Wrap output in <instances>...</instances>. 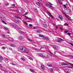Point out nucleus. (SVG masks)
I'll return each mask as SVG.
<instances>
[{
  "label": "nucleus",
  "mask_w": 73,
  "mask_h": 73,
  "mask_svg": "<svg viewBox=\"0 0 73 73\" xmlns=\"http://www.w3.org/2000/svg\"><path fill=\"white\" fill-rule=\"evenodd\" d=\"M47 12L48 13L49 15H50V16L52 18L53 17V15H52V14H51V13H49L48 11H47Z\"/></svg>",
  "instance_id": "22"
},
{
  "label": "nucleus",
  "mask_w": 73,
  "mask_h": 73,
  "mask_svg": "<svg viewBox=\"0 0 73 73\" xmlns=\"http://www.w3.org/2000/svg\"><path fill=\"white\" fill-rule=\"evenodd\" d=\"M38 36H39V37H42V38H43L44 37V36L43 35H42L40 34H39Z\"/></svg>",
  "instance_id": "12"
},
{
  "label": "nucleus",
  "mask_w": 73,
  "mask_h": 73,
  "mask_svg": "<svg viewBox=\"0 0 73 73\" xmlns=\"http://www.w3.org/2000/svg\"><path fill=\"white\" fill-rule=\"evenodd\" d=\"M68 32H69V31H64V33H67Z\"/></svg>",
  "instance_id": "35"
},
{
  "label": "nucleus",
  "mask_w": 73,
  "mask_h": 73,
  "mask_svg": "<svg viewBox=\"0 0 73 73\" xmlns=\"http://www.w3.org/2000/svg\"><path fill=\"white\" fill-rule=\"evenodd\" d=\"M59 18L60 19V20H62L63 19V18L61 16V15H59Z\"/></svg>",
  "instance_id": "16"
},
{
  "label": "nucleus",
  "mask_w": 73,
  "mask_h": 73,
  "mask_svg": "<svg viewBox=\"0 0 73 73\" xmlns=\"http://www.w3.org/2000/svg\"><path fill=\"white\" fill-rule=\"evenodd\" d=\"M12 6H13V7H15V4H13V5H12Z\"/></svg>",
  "instance_id": "52"
},
{
  "label": "nucleus",
  "mask_w": 73,
  "mask_h": 73,
  "mask_svg": "<svg viewBox=\"0 0 73 73\" xmlns=\"http://www.w3.org/2000/svg\"><path fill=\"white\" fill-rule=\"evenodd\" d=\"M15 17L16 18H17V19H20V18L19 17H17V16H15Z\"/></svg>",
  "instance_id": "33"
},
{
  "label": "nucleus",
  "mask_w": 73,
  "mask_h": 73,
  "mask_svg": "<svg viewBox=\"0 0 73 73\" xmlns=\"http://www.w3.org/2000/svg\"><path fill=\"white\" fill-rule=\"evenodd\" d=\"M5 5H9V3H6L5 4Z\"/></svg>",
  "instance_id": "36"
},
{
  "label": "nucleus",
  "mask_w": 73,
  "mask_h": 73,
  "mask_svg": "<svg viewBox=\"0 0 73 73\" xmlns=\"http://www.w3.org/2000/svg\"><path fill=\"white\" fill-rule=\"evenodd\" d=\"M21 60H22L23 61H24L25 60V59L24 58L21 57Z\"/></svg>",
  "instance_id": "23"
},
{
  "label": "nucleus",
  "mask_w": 73,
  "mask_h": 73,
  "mask_svg": "<svg viewBox=\"0 0 73 73\" xmlns=\"http://www.w3.org/2000/svg\"><path fill=\"white\" fill-rule=\"evenodd\" d=\"M2 21L3 23L4 24H7L5 22V21H3V20H2Z\"/></svg>",
  "instance_id": "30"
},
{
  "label": "nucleus",
  "mask_w": 73,
  "mask_h": 73,
  "mask_svg": "<svg viewBox=\"0 0 73 73\" xmlns=\"http://www.w3.org/2000/svg\"><path fill=\"white\" fill-rule=\"evenodd\" d=\"M65 72H70V70L68 69H66Z\"/></svg>",
  "instance_id": "8"
},
{
  "label": "nucleus",
  "mask_w": 73,
  "mask_h": 73,
  "mask_svg": "<svg viewBox=\"0 0 73 73\" xmlns=\"http://www.w3.org/2000/svg\"><path fill=\"white\" fill-rule=\"evenodd\" d=\"M28 40H29V41H31V42H33V40H32L31 39H30L29 38H28Z\"/></svg>",
  "instance_id": "29"
},
{
  "label": "nucleus",
  "mask_w": 73,
  "mask_h": 73,
  "mask_svg": "<svg viewBox=\"0 0 73 73\" xmlns=\"http://www.w3.org/2000/svg\"><path fill=\"white\" fill-rule=\"evenodd\" d=\"M28 14V12H27L25 13V15H27Z\"/></svg>",
  "instance_id": "40"
},
{
  "label": "nucleus",
  "mask_w": 73,
  "mask_h": 73,
  "mask_svg": "<svg viewBox=\"0 0 73 73\" xmlns=\"http://www.w3.org/2000/svg\"><path fill=\"white\" fill-rule=\"evenodd\" d=\"M38 54L41 57H44V56L43 55V54H42V53H39Z\"/></svg>",
  "instance_id": "13"
},
{
  "label": "nucleus",
  "mask_w": 73,
  "mask_h": 73,
  "mask_svg": "<svg viewBox=\"0 0 73 73\" xmlns=\"http://www.w3.org/2000/svg\"><path fill=\"white\" fill-rule=\"evenodd\" d=\"M35 11H36L37 10L36 9H35Z\"/></svg>",
  "instance_id": "62"
},
{
  "label": "nucleus",
  "mask_w": 73,
  "mask_h": 73,
  "mask_svg": "<svg viewBox=\"0 0 73 73\" xmlns=\"http://www.w3.org/2000/svg\"><path fill=\"white\" fill-rule=\"evenodd\" d=\"M19 39L20 41H24V38L22 36H20L19 37Z\"/></svg>",
  "instance_id": "5"
},
{
  "label": "nucleus",
  "mask_w": 73,
  "mask_h": 73,
  "mask_svg": "<svg viewBox=\"0 0 73 73\" xmlns=\"http://www.w3.org/2000/svg\"><path fill=\"white\" fill-rule=\"evenodd\" d=\"M0 59L1 60H4V58H3V57L0 56Z\"/></svg>",
  "instance_id": "26"
},
{
  "label": "nucleus",
  "mask_w": 73,
  "mask_h": 73,
  "mask_svg": "<svg viewBox=\"0 0 73 73\" xmlns=\"http://www.w3.org/2000/svg\"><path fill=\"white\" fill-rule=\"evenodd\" d=\"M0 62H1V60H0Z\"/></svg>",
  "instance_id": "63"
},
{
  "label": "nucleus",
  "mask_w": 73,
  "mask_h": 73,
  "mask_svg": "<svg viewBox=\"0 0 73 73\" xmlns=\"http://www.w3.org/2000/svg\"><path fill=\"white\" fill-rule=\"evenodd\" d=\"M19 32L20 34H22V35H24V33L21 30L19 31Z\"/></svg>",
  "instance_id": "11"
},
{
  "label": "nucleus",
  "mask_w": 73,
  "mask_h": 73,
  "mask_svg": "<svg viewBox=\"0 0 73 73\" xmlns=\"http://www.w3.org/2000/svg\"><path fill=\"white\" fill-rule=\"evenodd\" d=\"M64 25L65 26H66V25L68 26V25H69L66 23L64 24Z\"/></svg>",
  "instance_id": "32"
},
{
  "label": "nucleus",
  "mask_w": 73,
  "mask_h": 73,
  "mask_svg": "<svg viewBox=\"0 0 73 73\" xmlns=\"http://www.w3.org/2000/svg\"><path fill=\"white\" fill-rule=\"evenodd\" d=\"M36 4L38 5V6H39V7H40L41 6V5H40V3H39V2H37L36 3Z\"/></svg>",
  "instance_id": "24"
},
{
  "label": "nucleus",
  "mask_w": 73,
  "mask_h": 73,
  "mask_svg": "<svg viewBox=\"0 0 73 73\" xmlns=\"http://www.w3.org/2000/svg\"><path fill=\"white\" fill-rule=\"evenodd\" d=\"M18 50H19L22 53H29V50L24 47H20L18 48Z\"/></svg>",
  "instance_id": "1"
},
{
  "label": "nucleus",
  "mask_w": 73,
  "mask_h": 73,
  "mask_svg": "<svg viewBox=\"0 0 73 73\" xmlns=\"http://www.w3.org/2000/svg\"><path fill=\"white\" fill-rule=\"evenodd\" d=\"M37 33H41L42 31L41 30H38L36 31Z\"/></svg>",
  "instance_id": "10"
},
{
  "label": "nucleus",
  "mask_w": 73,
  "mask_h": 73,
  "mask_svg": "<svg viewBox=\"0 0 73 73\" xmlns=\"http://www.w3.org/2000/svg\"><path fill=\"white\" fill-rule=\"evenodd\" d=\"M62 52H64V51H62Z\"/></svg>",
  "instance_id": "64"
},
{
  "label": "nucleus",
  "mask_w": 73,
  "mask_h": 73,
  "mask_svg": "<svg viewBox=\"0 0 73 73\" xmlns=\"http://www.w3.org/2000/svg\"><path fill=\"white\" fill-rule=\"evenodd\" d=\"M43 27H44L45 28H46L48 27V25L46 24V23L45 22H43Z\"/></svg>",
  "instance_id": "4"
},
{
  "label": "nucleus",
  "mask_w": 73,
  "mask_h": 73,
  "mask_svg": "<svg viewBox=\"0 0 73 73\" xmlns=\"http://www.w3.org/2000/svg\"><path fill=\"white\" fill-rule=\"evenodd\" d=\"M49 7H50V8H51V9H53V7L52 6L50 5L49 6Z\"/></svg>",
  "instance_id": "27"
},
{
  "label": "nucleus",
  "mask_w": 73,
  "mask_h": 73,
  "mask_svg": "<svg viewBox=\"0 0 73 73\" xmlns=\"http://www.w3.org/2000/svg\"><path fill=\"white\" fill-rule=\"evenodd\" d=\"M46 7H49V5L48 4H46Z\"/></svg>",
  "instance_id": "37"
},
{
  "label": "nucleus",
  "mask_w": 73,
  "mask_h": 73,
  "mask_svg": "<svg viewBox=\"0 0 73 73\" xmlns=\"http://www.w3.org/2000/svg\"><path fill=\"white\" fill-rule=\"evenodd\" d=\"M2 49H6V47L3 46L2 47Z\"/></svg>",
  "instance_id": "28"
},
{
  "label": "nucleus",
  "mask_w": 73,
  "mask_h": 73,
  "mask_svg": "<svg viewBox=\"0 0 73 73\" xmlns=\"http://www.w3.org/2000/svg\"><path fill=\"white\" fill-rule=\"evenodd\" d=\"M10 46H12V47H16V46L13 44H11Z\"/></svg>",
  "instance_id": "17"
},
{
  "label": "nucleus",
  "mask_w": 73,
  "mask_h": 73,
  "mask_svg": "<svg viewBox=\"0 0 73 73\" xmlns=\"http://www.w3.org/2000/svg\"><path fill=\"white\" fill-rule=\"evenodd\" d=\"M9 50H11V51H13V50L11 47L9 48Z\"/></svg>",
  "instance_id": "31"
},
{
  "label": "nucleus",
  "mask_w": 73,
  "mask_h": 73,
  "mask_svg": "<svg viewBox=\"0 0 73 73\" xmlns=\"http://www.w3.org/2000/svg\"><path fill=\"white\" fill-rule=\"evenodd\" d=\"M26 19H28V20H32L31 18H29L27 17H26Z\"/></svg>",
  "instance_id": "19"
},
{
  "label": "nucleus",
  "mask_w": 73,
  "mask_h": 73,
  "mask_svg": "<svg viewBox=\"0 0 73 73\" xmlns=\"http://www.w3.org/2000/svg\"><path fill=\"white\" fill-rule=\"evenodd\" d=\"M62 12L63 13V15H65V17H66L67 19H68V20H70V17L69 15H66V13H65V12H64V11H62Z\"/></svg>",
  "instance_id": "2"
},
{
  "label": "nucleus",
  "mask_w": 73,
  "mask_h": 73,
  "mask_svg": "<svg viewBox=\"0 0 73 73\" xmlns=\"http://www.w3.org/2000/svg\"><path fill=\"white\" fill-rule=\"evenodd\" d=\"M64 7L65 8H66V5H63Z\"/></svg>",
  "instance_id": "46"
},
{
  "label": "nucleus",
  "mask_w": 73,
  "mask_h": 73,
  "mask_svg": "<svg viewBox=\"0 0 73 73\" xmlns=\"http://www.w3.org/2000/svg\"><path fill=\"white\" fill-rule=\"evenodd\" d=\"M29 27H32V26H33V25H32L31 24H29Z\"/></svg>",
  "instance_id": "44"
},
{
  "label": "nucleus",
  "mask_w": 73,
  "mask_h": 73,
  "mask_svg": "<svg viewBox=\"0 0 73 73\" xmlns=\"http://www.w3.org/2000/svg\"><path fill=\"white\" fill-rule=\"evenodd\" d=\"M53 48H55L56 49H58V47L56 45H54L53 46Z\"/></svg>",
  "instance_id": "15"
},
{
  "label": "nucleus",
  "mask_w": 73,
  "mask_h": 73,
  "mask_svg": "<svg viewBox=\"0 0 73 73\" xmlns=\"http://www.w3.org/2000/svg\"><path fill=\"white\" fill-rule=\"evenodd\" d=\"M71 57H73V56L71 55Z\"/></svg>",
  "instance_id": "57"
},
{
  "label": "nucleus",
  "mask_w": 73,
  "mask_h": 73,
  "mask_svg": "<svg viewBox=\"0 0 73 73\" xmlns=\"http://www.w3.org/2000/svg\"><path fill=\"white\" fill-rule=\"evenodd\" d=\"M48 3H49V4L50 5H53V4H52L51 3H50V2H48Z\"/></svg>",
  "instance_id": "47"
},
{
  "label": "nucleus",
  "mask_w": 73,
  "mask_h": 73,
  "mask_svg": "<svg viewBox=\"0 0 73 73\" xmlns=\"http://www.w3.org/2000/svg\"><path fill=\"white\" fill-rule=\"evenodd\" d=\"M70 1H71V2H73V0H70Z\"/></svg>",
  "instance_id": "53"
},
{
  "label": "nucleus",
  "mask_w": 73,
  "mask_h": 73,
  "mask_svg": "<svg viewBox=\"0 0 73 73\" xmlns=\"http://www.w3.org/2000/svg\"><path fill=\"white\" fill-rule=\"evenodd\" d=\"M4 28L5 29H6V30H8V28H7V27H5Z\"/></svg>",
  "instance_id": "41"
},
{
  "label": "nucleus",
  "mask_w": 73,
  "mask_h": 73,
  "mask_svg": "<svg viewBox=\"0 0 73 73\" xmlns=\"http://www.w3.org/2000/svg\"><path fill=\"white\" fill-rule=\"evenodd\" d=\"M47 65L48 66H49L50 67H52V64L49 63H48Z\"/></svg>",
  "instance_id": "9"
},
{
  "label": "nucleus",
  "mask_w": 73,
  "mask_h": 73,
  "mask_svg": "<svg viewBox=\"0 0 73 73\" xmlns=\"http://www.w3.org/2000/svg\"><path fill=\"white\" fill-rule=\"evenodd\" d=\"M24 24L25 25H28V23H27L25 22H24Z\"/></svg>",
  "instance_id": "38"
},
{
  "label": "nucleus",
  "mask_w": 73,
  "mask_h": 73,
  "mask_svg": "<svg viewBox=\"0 0 73 73\" xmlns=\"http://www.w3.org/2000/svg\"><path fill=\"white\" fill-rule=\"evenodd\" d=\"M54 53L55 54H56V52H54Z\"/></svg>",
  "instance_id": "60"
},
{
  "label": "nucleus",
  "mask_w": 73,
  "mask_h": 73,
  "mask_svg": "<svg viewBox=\"0 0 73 73\" xmlns=\"http://www.w3.org/2000/svg\"><path fill=\"white\" fill-rule=\"evenodd\" d=\"M43 39H46V40H49V38H48L47 37H45L44 36Z\"/></svg>",
  "instance_id": "20"
},
{
  "label": "nucleus",
  "mask_w": 73,
  "mask_h": 73,
  "mask_svg": "<svg viewBox=\"0 0 73 73\" xmlns=\"http://www.w3.org/2000/svg\"><path fill=\"white\" fill-rule=\"evenodd\" d=\"M60 1H64V0H60Z\"/></svg>",
  "instance_id": "59"
},
{
  "label": "nucleus",
  "mask_w": 73,
  "mask_h": 73,
  "mask_svg": "<svg viewBox=\"0 0 73 73\" xmlns=\"http://www.w3.org/2000/svg\"><path fill=\"white\" fill-rule=\"evenodd\" d=\"M0 67L1 68H3V66L1 65H0Z\"/></svg>",
  "instance_id": "50"
},
{
  "label": "nucleus",
  "mask_w": 73,
  "mask_h": 73,
  "mask_svg": "<svg viewBox=\"0 0 73 73\" xmlns=\"http://www.w3.org/2000/svg\"><path fill=\"white\" fill-rule=\"evenodd\" d=\"M33 29H36V28H35V27H34L33 28Z\"/></svg>",
  "instance_id": "58"
},
{
  "label": "nucleus",
  "mask_w": 73,
  "mask_h": 73,
  "mask_svg": "<svg viewBox=\"0 0 73 73\" xmlns=\"http://www.w3.org/2000/svg\"><path fill=\"white\" fill-rule=\"evenodd\" d=\"M55 28H56V29H58V27H55Z\"/></svg>",
  "instance_id": "54"
},
{
  "label": "nucleus",
  "mask_w": 73,
  "mask_h": 73,
  "mask_svg": "<svg viewBox=\"0 0 73 73\" xmlns=\"http://www.w3.org/2000/svg\"><path fill=\"white\" fill-rule=\"evenodd\" d=\"M59 28L60 29V30H61L62 31V30L63 29H62V27H60Z\"/></svg>",
  "instance_id": "45"
},
{
  "label": "nucleus",
  "mask_w": 73,
  "mask_h": 73,
  "mask_svg": "<svg viewBox=\"0 0 73 73\" xmlns=\"http://www.w3.org/2000/svg\"><path fill=\"white\" fill-rule=\"evenodd\" d=\"M58 2L60 4H62V2H60V1H58Z\"/></svg>",
  "instance_id": "34"
},
{
  "label": "nucleus",
  "mask_w": 73,
  "mask_h": 73,
  "mask_svg": "<svg viewBox=\"0 0 73 73\" xmlns=\"http://www.w3.org/2000/svg\"><path fill=\"white\" fill-rule=\"evenodd\" d=\"M56 42H61V41H64V40L61 38H58L57 39H56Z\"/></svg>",
  "instance_id": "3"
},
{
  "label": "nucleus",
  "mask_w": 73,
  "mask_h": 73,
  "mask_svg": "<svg viewBox=\"0 0 73 73\" xmlns=\"http://www.w3.org/2000/svg\"><path fill=\"white\" fill-rule=\"evenodd\" d=\"M67 34L68 35H69V36H70V35H71V34L70 33H68Z\"/></svg>",
  "instance_id": "42"
},
{
  "label": "nucleus",
  "mask_w": 73,
  "mask_h": 73,
  "mask_svg": "<svg viewBox=\"0 0 73 73\" xmlns=\"http://www.w3.org/2000/svg\"><path fill=\"white\" fill-rule=\"evenodd\" d=\"M41 69H42L43 70H45V67L42 64L40 66Z\"/></svg>",
  "instance_id": "7"
},
{
  "label": "nucleus",
  "mask_w": 73,
  "mask_h": 73,
  "mask_svg": "<svg viewBox=\"0 0 73 73\" xmlns=\"http://www.w3.org/2000/svg\"><path fill=\"white\" fill-rule=\"evenodd\" d=\"M7 33L8 34H9V32H7Z\"/></svg>",
  "instance_id": "55"
},
{
  "label": "nucleus",
  "mask_w": 73,
  "mask_h": 73,
  "mask_svg": "<svg viewBox=\"0 0 73 73\" xmlns=\"http://www.w3.org/2000/svg\"><path fill=\"white\" fill-rule=\"evenodd\" d=\"M43 48H44V47H41V48L40 49V50H41V49H42Z\"/></svg>",
  "instance_id": "51"
},
{
  "label": "nucleus",
  "mask_w": 73,
  "mask_h": 73,
  "mask_svg": "<svg viewBox=\"0 0 73 73\" xmlns=\"http://www.w3.org/2000/svg\"><path fill=\"white\" fill-rule=\"evenodd\" d=\"M2 37H4V38H7V37L5 36V35L3 34L2 36Z\"/></svg>",
  "instance_id": "25"
},
{
  "label": "nucleus",
  "mask_w": 73,
  "mask_h": 73,
  "mask_svg": "<svg viewBox=\"0 0 73 73\" xmlns=\"http://www.w3.org/2000/svg\"><path fill=\"white\" fill-rule=\"evenodd\" d=\"M11 64L13 65H16V64H14V63H11Z\"/></svg>",
  "instance_id": "43"
},
{
  "label": "nucleus",
  "mask_w": 73,
  "mask_h": 73,
  "mask_svg": "<svg viewBox=\"0 0 73 73\" xmlns=\"http://www.w3.org/2000/svg\"><path fill=\"white\" fill-rule=\"evenodd\" d=\"M11 41H14V40H11Z\"/></svg>",
  "instance_id": "56"
},
{
  "label": "nucleus",
  "mask_w": 73,
  "mask_h": 73,
  "mask_svg": "<svg viewBox=\"0 0 73 73\" xmlns=\"http://www.w3.org/2000/svg\"><path fill=\"white\" fill-rule=\"evenodd\" d=\"M69 44H70V45H72V46H73V44L72 43H70Z\"/></svg>",
  "instance_id": "48"
},
{
  "label": "nucleus",
  "mask_w": 73,
  "mask_h": 73,
  "mask_svg": "<svg viewBox=\"0 0 73 73\" xmlns=\"http://www.w3.org/2000/svg\"><path fill=\"white\" fill-rule=\"evenodd\" d=\"M50 57V55H49V54H47L46 56H44V58H48Z\"/></svg>",
  "instance_id": "6"
},
{
  "label": "nucleus",
  "mask_w": 73,
  "mask_h": 73,
  "mask_svg": "<svg viewBox=\"0 0 73 73\" xmlns=\"http://www.w3.org/2000/svg\"><path fill=\"white\" fill-rule=\"evenodd\" d=\"M66 73H69V72H66Z\"/></svg>",
  "instance_id": "61"
},
{
  "label": "nucleus",
  "mask_w": 73,
  "mask_h": 73,
  "mask_svg": "<svg viewBox=\"0 0 73 73\" xmlns=\"http://www.w3.org/2000/svg\"><path fill=\"white\" fill-rule=\"evenodd\" d=\"M30 71L31 72H32V73H35V71H34V70L32 69H30Z\"/></svg>",
  "instance_id": "18"
},
{
  "label": "nucleus",
  "mask_w": 73,
  "mask_h": 73,
  "mask_svg": "<svg viewBox=\"0 0 73 73\" xmlns=\"http://www.w3.org/2000/svg\"><path fill=\"white\" fill-rule=\"evenodd\" d=\"M62 65H68V64H66L65 62H63L62 63Z\"/></svg>",
  "instance_id": "14"
},
{
  "label": "nucleus",
  "mask_w": 73,
  "mask_h": 73,
  "mask_svg": "<svg viewBox=\"0 0 73 73\" xmlns=\"http://www.w3.org/2000/svg\"><path fill=\"white\" fill-rule=\"evenodd\" d=\"M15 28H16L17 29H19V27H18V26H17V25L16 26Z\"/></svg>",
  "instance_id": "39"
},
{
  "label": "nucleus",
  "mask_w": 73,
  "mask_h": 73,
  "mask_svg": "<svg viewBox=\"0 0 73 73\" xmlns=\"http://www.w3.org/2000/svg\"><path fill=\"white\" fill-rule=\"evenodd\" d=\"M50 53H51V54H52V55H54V54L51 52H50Z\"/></svg>",
  "instance_id": "49"
},
{
  "label": "nucleus",
  "mask_w": 73,
  "mask_h": 73,
  "mask_svg": "<svg viewBox=\"0 0 73 73\" xmlns=\"http://www.w3.org/2000/svg\"><path fill=\"white\" fill-rule=\"evenodd\" d=\"M28 58L29 59H30V60H32L33 61V58H32L30 56L28 57Z\"/></svg>",
  "instance_id": "21"
}]
</instances>
